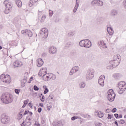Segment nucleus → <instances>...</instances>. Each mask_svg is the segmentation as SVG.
<instances>
[{
  "mask_svg": "<svg viewBox=\"0 0 126 126\" xmlns=\"http://www.w3.org/2000/svg\"><path fill=\"white\" fill-rule=\"evenodd\" d=\"M0 100L4 104H10L13 101V95L8 93H5L2 94Z\"/></svg>",
  "mask_w": 126,
  "mask_h": 126,
  "instance_id": "obj_1",
  "label": "nucleus"
},
{
  "mask_svg": "<svg viewBox=\"0 0 126 126\" xmlns=\"http://www.w3.org/2000/svg\"><path fill=\"white\" fill-rule=\"evenodd\" d=\"M118 87L120 89V91L118 92L119 94H123L124 91H126V82L121 81L118 83Z\"/></svg>",
  "mask_w": 126,
  "mask_h": 126,
  "instance_id": "obj_2",
  "label": "nucleus"
},
{
  "mask_svg": "<svg viewBox=\"0 0 126 126\" xmlns=\"http://www.w3.org/2000/svg\"><path fill=\"white\" fill-rule=\"evenodd\" d=\"M0 121L2 124L6 125L7 124H8L9 122H10V118H9V116L4 113L1 116Z\"/></svg>",
  "mask_w": 126,
  "mask_h": 126,
  "instance_id": "obj_3",
  "label": "nucleus"
},
{
  "mask_svg": "<svg viewBox=\"0 0 126 126\" xmlns=\"http://www.w3.org/2000/svg\"><path fill=\"white\" fill-rule=\"evenodd\" d=\"M94 71L93 69H89L87 71L86 78L87 80H91L94 77Z\"/></svg>",
  "mask_w": 126,
  "mask_h": 126,
  "instance_id": "obj_4",
  "label": "nucleus"
},
{
  "mask_svg": "<svg viewBox=\"0 0 126 126\" xmlns=\"http://www.w3.org/2000/svg\"><path fill=\"white\" fill-rule=\"evenodd\" d=\"M21 33L22 34H26V35H27L28 37H32L33 36V33H32V32L30 31V30H24L21 31Z\"/></svg>",
  "mask_w": 126,
  "mask_h": 126,
  "instance_id": "obj_5",
  "label": "nucleus"
},
{
  "mask_svg": "<svg viewBox=\"0 0 126 126\" xmlns=\"http://www.w3.org/2000/svg\"><path fill=\"white\" fill-rule=\"evenodd\" d=\"M40 35H44L43 38H48V29L44 28L40 32Z\"/></svg>",
  "mask_w": 126,
  "mask_h": 126,
  "instance_id": "obj_6",
  "label": "nucleus"
},
{
  "mask_svg": "<svg viewBox=\"0 0 126 126\" xmlns=\"http://www.w3.org/2000/svg\"><path fill=\"white\" fill-rule=\"evenodd\" d=\"M104 80H105V76L104 75H101L98 79V83L100 86H104Z\"/></svg>",
  "mask_w": 126,
  "mask_h": 126,
  "instance_id": "obj_7",
  "label": "nucleus"
},
{
  "mask_svg": "<svg viewBox=\"0 0 126 126\" xmlns=\"http://www.w3.org/2000/svg\"><path fill=\"white\" fill-rule=\"evenodd\" d=\"M93 4H96L98 6H103L104 2L100 0H94L92 1Z\"/></svg>",
  "mask_w": 126,
  "mask_h": 126,
  "instance_id": "obj_8",
  "label": "nucleus"
},
{
  "mask_svg": "<svg viewBox=\"0 0 126 126\" xmlns=\"http://www.w3.org/2000/svg\"><path fill=\"white\" fill-rule=\"evenodd\" d=\"M115 98H116V94H108L107 99L108 100L110 101V102H113V101H114V100H115Z\"/></svg>",
  "mask_w": 126,
  "mask_h": 126,
  "instance_id": "obj_9",
  "label": "nucleus"
},
{
  "mask_svg": "<svg viewBox=\"0 0 126 126\" xmlns=\"http://www.w3.org/2000/svg\"><path fill=\"white\" fill-rule=\"evenodd\" d=\"M110 63L112 67H116V66H118L119 64H120V63L121 62L117 61L116 60L115 61V60L113 59V60L111 61Z\"/></svg>",
  "mask_w": 126,
  "mask_h": 126,
  "instance_id": "obj_10",
  "label": "nucleus"
},
{
  "mask_svg": "<svg viewBox=\"0 0 126 126\" xmlns=\"http://www.w3.org/2000/svg\"><path fill=\"white\" fill-rule=\"evenodd\" d=\"M92 45L91 41H90L89 39H85V48L88 49V48H90Z\"/></svg>",
  "mask_w": 126,
  "mask_h": 126,
  "instance_id": "obj_11",
  "label": "nucleus"
},
{
  "mask_svg": "<svg viewBox=\"0 0 126 126\" xmlns=\"http://www.w3.org/2000/svg\"><path fill=\"white\" fill-rule=\"evenodd\" d=\"M57 49L55 47H51L49 48V52L50 54L54 55L57 53Z\"/></svg>",
  "mask_w": 126,
  "mask_h": 126,
  "instance_id": "obj_12",
  "label": "nucleus"
},
{
  "mask_svg": "<svg viewBox=\"0 0 126 126\" xmlns=\"http://www.w3.org/2000/svg\"><path fill=\"white\" fill-rule=\"evenodd\" d=\"M47 72H48V70L46 69V71H44L45 74L43 75V76L41 75L40 73H38V75H40L41 77L42 76L43 79L44 80V81H48V76L47 75Z\"/></svg>",
  "mask_w": 126,
  "mask_h": 126,
  "instance_id": "obj_13",
  "label": "nucleus"
},
{
  "mask_svg": "<svg viewBox=\"0 0 126 126\" xmlns=\"http://www.w3.org/2000/svg\"><path fill=\"white\" fill-rule=\"evenodd\" d=\"M37 65L38 67H41V66H42V65L44 64V61H43V59L41 58H39L38 59H37Z\"/></svg>",
  "mask_w": 126,
  "mask_h": 126,
  "instance_id": "obj_14",
  "label": "nucleus"
},
{
  "mask_svg": "<svg viewBox=\"0 0 126 126\" xmlns=\"http://www.w3.org/2000/svg\"><path fill=\"white\" fill-rule=\"evenodd\" d=\"M7 0H5L3 3L4 4H5V7H6V8H9L10 10H11V8H12V4H11V3L10 2H7L6 3H5V2H7Z\"/></svg>",
  "mask_w": 126,
  "mask_h": 126,
  "instance_id": "obj_15",
  "label": "nucleus"
},
{
  "mask_svg": "<svg viewBox=\"0 0 126 126\" xmlns=\"http://www.w3.org/2000/svg\"><path fill=\"white\" fill-rule=\"evenodd\" d=\"M48 79H52V80H55L56 79V75H53L52 73H48Z\"/></svg>",
  "mask_w": 126,
  "mask_h": 126,
  "instance_id": "obj_16",
  "label": "nucleus"
},
{
  "mask_svg": "<svg viewBox=\"0 0 126 126\" xmlns=\"http://www.w3.org/2000/svg\"><path fill=\"white\" fill-rule=\"evenodd\" d=\"M25 122L26 124H25ZM31 122L30 121H29L28 120L23 121V123L21 124V126H31Z\"/></svg>",
  "mask_w": 126,
  "mask_h": 126,
  "instance_id": "obj_17",
  "label": "nucleus"
},
{
  "mask_svg": "<svg viewBox=\"0 0 126 126\" xmlns=\"http://www.w3.org/2000/svg\"><path fill=\"white\" fill-rule=\"evenodd\" d=\"M107 30L108 34H109V35L111 36L114 34V31L113 30V28H112V27H107Z\"/></svg>",
  "mask_w": 126,
  "mask_h": 126,
  "instance_id": "obj_18",
  "label": "nucleus"
},
{
  "mask_svg": "<svg viewBox=\"0 0 126 126\" xmlns=\"http://www.w3.org/2000/svg\"><path fill=\"white\" fill-rule=\"evenodd\" d=\"M113 60H114V61H117V62H121L122 58H121L120 55H117L114 56Z\"/></svg>",
  "mask_w": 126,
  "mask_h": 126,
  "instance_id": "obj_19",
  "label": "nucleus"
},
{
  "mask_svg": "<svg viewBox=\"0 0 126 126\" xmlns=\"http://www.w3.org/2000/svg\"><path fill=\"white\" fill-rule=\"evenodd\" d=\"M95 113V115H97L98 118H103V117H104V114L103 113H101V111H96Z\"/></svg>",
  "mask_w": 126,
  "mask_h": 126,
  "instance_id": "obj_20",
  "label": "nucleus"
},
{
  "mask_svg": "<svg viewBox=\"0 0 126 126\" xmlns=\"http://www.w3.org/2000/svg\"><path fill=\"white\" fill-rule=\"evenodd\" d=\"M6 76H8V77H10L9 75H5L4 74H2L0 76V79L2 81H3L5 79H6Z\"/></svg>",
  "mask_w": 126,
  "mask_h": 126,
  "instance_id": "obj_21",
  "label": "nucleus"
},
{
  "mask_svg": "<svg viewBox=\"0 0 126 126\" xmlns=\"http://www.w3.org/2000/svg\"><path fill=\"white\" fill-rule=\"evenodd\" d=\"M38 1V0H30V2L29 3V6H32V5H34L36 2Z\"/></svg>",
  "mask_w": 126,
  "mask_h": 126,
  "instance_id": "obj_22",
  "label": "nucleus"
},
{
  "mask_svg": "<svg viewBox=\"0 0 126 126\" xmlns=\"http://www.w3.org/2000/svg\"><path fill=\"white\" fill-rule=\"evenodd\" d=\"M79 45L80 47H84L85 48V39L81 40L79 42Z\"/></svg>",
  "mask_w": 126,
  "mask_h": 126,
  "instance_id": "obj_23",
  "label": "nucleus"
},
{
  "mask_svg": "<svg viewBox=\"0 0 126 126\" xmlns=\"http://www.w3.org/2000/svg\"><path fill=\"white\" fill-rule=\"evenodd\" d=\"M16 4L18 7H21V6H22V2H21V0H16Z\"/></svg>",
  "mask_w": 126,
  "mask_h": 126,
  "instance_id": "obj_24",
  "label": "nucleus"
},
{
  "mask_svg": "<svg viewBox=\"0 0 126 126\" xmlns=\"http://www.w3.org/2000/svg\"><path fill=\"white\" fill-rule=\"evenodd\" d=\"M118 12L116 10H111V15L113 16H115V15H118Z\"/></svg>",
  "mask_w": 126,
  "mask_h": 126,
  "instance_id": "obj_25",
  "label": "nucleus"
},
{
  "mask_svg": "<svg viewBox=\"0 0 126 126\" xmlns=\"http://www.w3.org/2000/svg\"><path fill=\"white\" fill-rule=\"evenodd\" d=\"M63 126V123H62V121H58L53 125V126Z\"/></svg>",
  "mask_w": 126,
  "mask_h": 126,
  "instance_id": "obj_26",
  "label": "nucleus"
},
{
  "mask_svg": "<svg viewBox=\"0 0 126 126\" xmlns=\"http://www.w3.org/2000/svg\"><path fill=\"white\" fill-rule=\"evenodd\" d=\"M3 82H5V83H10V82H11V79L10 78L5 79L4 80H3Z\"/></svg>",
  "mask_w": 126,
  "mask_h": 126,
  "instance_id": "obj_27",
  "label": "nucleus"
},
{
  "mask_svg": "<svg viewBox=\"0 0 126 126\" xmlns=\"http://www.w3.org/2000/svg\"><path fill=\"white\" fill-rule=\"evenodd\" d=\"M11 11V10H10L9 8L6 7L4 11V13H5V14H8V13H10Z\"/></svg>",
  "mask_w": 126,
  "mask_h": 126,
  "instance_id": "obj_28",
  "label": "nucleus"
},
{
  "mask_svg": "<svg viewBox=\"0 0 126 126\" xmlns=\"http://www.w3.org/2000/svg\"><path fill=\"white\" fill-rule=\"evenodd\" d=\"M113 76L115 79H118V78L120 77V74L115 73L113 75Z\"/></svg>",
  "mask_w": 126,
  "mask_h": 126,
  "instance_id": "obj_29",
  "label": "nucleus"
},
{
  "mask_svg": "<svg viewBox=\"0 0 126 126\" xmlns=\"http://www.w3.org/2000/svg\"><path fill=\"white\" fill-rule=\"evenodd\" d=\"M79 4L76 3V5L73 9V12L75 13V12H76V10H77V8H78Z\"/></svg>",
  "mask_w": 126,
  "mask_h": 126,
  "instance_id": "obj_30",
  "label": "nucleus"
},
{
  "mask_svg": "<svg viewBox=\"0 0 126 126\" xmlns=\"http://www.w3.org/2000/svg\"><path fill=\"white\" fill-rule=\"evenodd\" d=\"M70 46H72V44L71 43V42H68L65 44V46L66 47V48H69V47H70Z\"/></svg>",
  "mask_w": 126,
  "mask_h": 126,
  "instance_id": "obj_31",
  "label": "nucleus"
},
{
  "mask_svg": "<svg viewBox=\"0 0 126 126\" xmlns=\"http://www.w3.org/2000/svg\"><path fill=\"white\" fill-rule=\"evenodd\" d=\"M77 119H81V118L78 117V116H73L71 118V120L72 121H75V120Z\"/></svg>",
  "mask_w": 126,
  "mask_h": 126,
  "instance_id": "obj_32",
  "label": "nucleus"
},
{
  "mask_svg": "<svg viewBox=\"0 0 126 126\" xmlns=\"http://www.w3.org/2000/svg\"><path fill=\"white\" fill-rule=\"evenodd\" d=\"M85 83H81L80 84V88H84L85 87Z\"/></svg>",
  "mask_w": 126,
  "mask_h": 126,
  "instance_id": "obj_33",
  "label": "nucleus"
},
{
  "mask_svg": "<svg viewBox=\"0 0 126 126\" xmlns=\"http://www.w3.org/2000/svg\"><path fill=\"white\" fill-rule=\"evenodd\" d=\"M83 117L84 118H86V119H91V116H90V115H89L88 114L83 115Z\"/></svg>",
  "mask_w": 126,
  "mask_h": 126,
  "instance_id": "obj_34",
  "label": "nucleus"
},
{
  "mask_svg": "<svg viewBox=\"0 0 126 126\" xmlns=\"http://www.w3.org/2000/svg\"><path fill=\"white\" fill-rule=\"evenodd\" d=\"M19 65V63L17 62H15V64H14V67L15 68V67H18Z\"/></svg>",
  "mask_w": 126,
  "mask_h": 126,
  "instance_id": "obj_35",
  "label": "nucleus"
},
{
  "mask_svg": "<svg viewBox=\"0 0 126 126\" xmlns=\"http://www.w3.org/2000/svg\"><path fill=\"white\" fill-rule=\"evenodd\" d=\"M115 94V93L114 92V90L113 89H110L108 92V94Z\"/></svg>",
  "mask_w": 126,
  "mask_h": 126,
  "instance_id": "obj_36",
  "label": "nucleus"
},
{
  "mask_svg": "<svg viewBox=\"0 0 126 126\" xmlns=\"http://www.w3.org/2000/svg\"><path fill=\"white\" fill-rule=\"evenodd\" d=\"M74 72H75V71L74 70V69H73V68H72L71 69V71L70 72V75H72L73 74V73H74Z\"/></svg>",
  "mask_w": 126,
  "mask_h": 126,
  "instance_id": "obj_37",
  "label": "nucleus"
},
{
  "mask_svg": "<svg viewBox=\"0 0 126 126\" xmlns=\"http://www.w3.org/2000/svg\"><path fill=\"white\" fill-rule=\"evenodd\" d=\"M114 118V115L112 114H108V116L107 117L108 120H111V119H113Z\"/></svg>",
  "mask_w": 126,
  "mask_h": 126,
  "instance_id": "obj_38",
  "label": "nucleus"
},
{
  "mask_svg": "<svg viewBox=\"0 0 126 126\" xmlns=\"http://www.w3.org/2000/svg\"><path fill=\"white\" fill-rule=\"evenodd\" d=\"M53 14H54V12L53 11H52L51 10H49V15L50 17L53 16Z\"/></svg>",
  "mask_w": 126,
  "mask_h": 126,
  "instance_id": "obj_39",
  "label": "nucleus"
},
{
  "mask_svg": "<svg viewBox=\"0 0 126 126\" xmlns=\"http://www.w3.org/2000/svg\"><path fill=\"white\" fill-rule=\"evenodd\" d=\"M33 90H34V91H39V87H38L36 85H34L33 86Z\"/></svg>",
  "mask_w": 126,
  "mask_h": 126,
  "instance_id": "obj_40",
  "label": "nucleus"
},
{
  "mask_svg": "<svg viewBox=\"0 0 126 126\" xmlns=\"http://www.w3.org/2000/svg\"><path fill=\"white\" fill-rule=\"evenodd\" d=\"M73 68L75 70V72H77V71H78V69H79V67L75 66Z\"/></svg>",
  "mask_w": 126,
  "mask_h": 126,
  "instance_id": "obj_41",
  "label": "nucleus"
},
{
  "mask_svg": "<svg viewBox=\"0 0 126 126\" xmlns=\"http://www.w3.org/2000/svg\"><path fill=\"white\" fill-rule=\"evenodd\" d=\"M15 93H16V94H19V93H20V90L15 89Z\"/></svg>",
  "mask_w": 126,
  "mask_h": 126,
  "instance_id": "obj_42",
  "label": "nucleus"
},
{
  "mask_svg": "<svg viewBox=\"0 0 126 126\" xmlns=\"http://www.w3.org/2000/svg\"><path fill=\"white\" fill-rule=\"evenodd\" d=\"M46 17H47L46 16H42L40 22H43L44 20H45V19H46Z\"/></svg>",
  "mask_w": 126,
  "mask_h": 126,
  "instance_id": "obj_43",
  "label": "nucleus"
},
{
  "mask_svg": "<svg viewBox=\"0 0 126 126\" xmlns=\"http://www.w3.org/2000/svg\"><path fill=\"white\" fill-rule=\"evenodd\" d=\"M28 114H29V110H25L23 116H26V115H28Z\"/></svg>",
  "mask_w": 126,
  "mask_h": 126,
  "instance_id": "obj_44",
  "label": "nucleus"
},
{
  "mask_svg": "<svg viewBox=\"0 0 126 126\" xmlns=\"http://www.w3.org/2000/svg\"><path fill=\"white\" fill-rule=\"evenodd\" d=\"M28 105L30 107L31 109H33L32 101H31L30 103H29Z\"/></svg>",
  "mask_w": 126,
  "mask_h": 126,
  "instance_id": "obj_45",
  "label": "nucleus"
},
{
  "mask_svg": "<svg viewBox=\"0 0 126 126\" xmlns=\"http://www.w3.org/2000/svg\"><path fill=\"white\" fill-rule=\"evenodd\" d=\"M119 123L121 124L122 125H124V124H125V120H121L120 121H119Z\"/></svg>",
  "mask_w": 126,
  "mask_h": 126,
  "instance_id": "obj_46",
  "label": "nucleus"
},
{
  "mask_svg": "<svg viewBox=\"0 0 126 126\" xmlns=\"http://www.w3.org/2000/svg\"><path fill=\"white\" fill-rule=\"evenodd\" d=\"M49 99L50 100H53V99H54V95H52V94H50L49 96Z\"/></svg>",
  "mask_w": 126,
  "mask_h": 126,
  "instance_id": "obj_47",
  "label": "nucleus"
},
{
  "mask_svg": "<svg viewBox=\"0 0 126 126\" xmlns=\"http://www.w3.org/2000/svg\"><path fill=\"white\" fill-rule=\"evenodd\" d=\"M40 100L41 101V102H44V101H45V96L42 95V96L40 98Z\"/></svg>",
  "mask_w": 126,
  "mask_h": 126,
  "instance_id": "obj_48",
  "label": "nucleus"
},
{
  "mask_svg": "<svg viewBox=\"0 0 126 126\" xmlns=\"http://www.w3.org/2000/svg\"><path fill=\"white\" fill-rule=\"evenodd\" d=\"M29 102V99H28L24 101V104H26V105H27V104H28Z\"/></svg>",
  "mask_w": 126,
  "mask_h": 126,
  "instance_id": "obj_49",
  "label": "nucleus"
},
{
  "mask_svg": "<svg viewBox=\"0 0 126 126\" xmlns=\"http://www.w3.org/2000/svg\"><path fill=\"white\" fill-rule=\"evenodd\" d=\"M103 126L102 123H97L95 124V126Z\"/></svg>",
  "mask_w": 126,
  "mask_h": 126,
  "instance_id": "obj_50",
  "label": "nucleus"
},
{
  "mask_svg": "<svg viewBox=\"0 0 126 126\" xmlns=\"http://www.w3.org/2000/svg\"><path fill=\"white\" fill-rule=\"evenodd\" d=\"M21 119H22V114H19V116L18 118V120H19V121H20Z\"/></svg>",
  "mask_w": 126,
  "mask_h": 126,
  "instance_id": "obj_51",
  "label": "nucleus"
},
{
  "mask_svg": "<svg viewBox=\"0 0 126 126\" xmlns=\"http://www.w3.org/2000/svg\"><path fill=\"white\" fill-rule=\"evenodd\" d=\"M111 112H112V113H116V112H117V108H113L111 110Z\"/></svg>",
  "mask_w": 126,
  "mask_h": 126,
  "instance_id": "obj_52",
  "label": "nucleus"
},
{
  "mask_svg": "<svg viewBox=\"0 0 126 126\" xmlns=\"http://www.w3.org/2000/svg\"><path fill=\"white\" fill-rule=\"evenodd\" d=\"M37 111L38 113H41V112H42V108L39 107L37 110Z\"/></svg>",
  "mask_w": 126,
  "mask_h": 126,
  "instance_id": "obj_53",
  "label": "nucleus"
},
{
  "mask_svg": "<svg viewBox=\"0 0 126 126\" xmlns=\"http://www.w3.org/2000/svg\"><path fill=\"white\" fill-rule=\"evenodd\" d=\"M24 113V110L22 109L19 113V115H22V114Z\"/></svg>",
  "mask_w": 126,
  "mask_h": 126,
  "instance_id": "obj_54",
  "label": "nucleus"
},
{
  "mask_svg": "<svg viewBox=\"0 0 126 126\" xmlns=\"http://www.w3.org/2000/svg\"><path fill=\"white\" fill-rule=\"evenodd\" d=\"M44 94H47L48 93V88H46L44 91Z\"/></svg>",
  "mask_w": 126,
  "mask_h": 126,
  "instance_id": "obj_55",
  "label": "nucleus"
},
{
  "mask_svg": "<svg viewBox=\"0 0 126 126\" xmlns=\"http://www.w3.org/2000/svg\"><path fill=\"white\" fill-rule=\"evenodd\" d=\"M114 116L116 119H118V118H119V114L118 113H116L114 114Z\"/></svg>",
  "mask_w": 126,
  "mask_h": 126,
  "instance_id": "obj_56",
  "label": "nucleus"
},
{
  "mask_svg": "<svg viewBox=\"0 0 126 126\" xmlns=\"http://www.w3.org/2000/svg\"><path fill=\"white\" fill-rule=\"evenodd\" d=\"M68 35H69V36H73V35H74V34L72 32H70L68 33Z\"/></svg>",
  "mask_w": 126,
  "mask_h": 126,
  "instance_id": "obj_57",
  "label": "nucleus"
},
{
  "mask_svg": "<svg viewBox=\"0 0 126 126\" xmlns=\"http://www.w3.org/2000/svg\"><path fill=\"white\" fill-rule=\"evenodd\" d=\"M111 109L108 108L106 110V113H110L111 112Z\"/></svg>",
  "mask_w": 126,
  "mask_h": 126,
  "instance_id": "obj_58",
  "label": "nucleus"
},
{
  "mask_svg": "<svg viewBox=\"0 0 126 126\" xmlns=\"http://www.w3.org/2000/svg\"><path fill=\"white\" fill-rule=\"evenodd\" d=\"M33 126H41V125L40 124V123L36 124L35 122V124L33 125Z\"/></svg>",
  "mask_w": 126,
  "mask_h": 126,
  "instance_id": "obj_59",
  "label": "nucleus"
},
{
  "mask_svg": "<svg viewBox=\"0 0 126 126\" xmlns=\"http://www.w3.org/2000/svg\"><path fill=\"white\" fill-rule=\"evenodd\" d=\"M21 86H22V87H24L25 86V83L22 82Z\"/></svg>",
  "mask_w": 126,
  "mask_h": 126,
  "instance_id": "obj_60",
  "label": "nucleus"
},
{
  "mask_svg": "<svg viewBox=\"0 0 126 126\" xmlns=\"http://www.w3.org/2000/svg\"><path fill=\"white\" fill-rule=\"evenodd\" d=\"M124 7L126 8V0L124 1Z\"/></svg>",
  "mask_w": 126,
  "mask_h": 126,
  "instance_id": "obj_61",
  "label": "nucleus"
},
{
  "mask_svg": "<svg viewBox=\"0 0 126 126\" xmlns=\"http://www.w3.org/2000/svg\"><path fill=\"white\" fill-rule=\"evenodd\" d=\"M52 108V106L51 105H50L48 107V111H50V109Z\"/></svg>",
  "mask_w": 126,
  "mask_h": 126,
  "instance_id": "obj_62",
  "label": "nucleus"
},
{
  "mask_svg": "<svg viewBox=\"0 0 126 126\" xmlns=\"http://www.w3.org/2000/svg\"><path fill=\"white\" fill-rule=\"evenodd\" d=\"M115 125H116L117 126H119V124H118V122L115 121L114 122Z\"/></svg>",
  "mask_w": 126,
  "mask_h": 126,
  "instance_id": "obj_63",
  "label": "nucleus"
},
{
  "mask_svg": "<svg viewBox=\"0 0 126 126\" xmlns=\"http://www.w3.org/2000/svg\"><path fill=\"white\" fill-rule=\"evenodd\" d=\"M23 80H26L27 81V77L24 76V79Z\"/></svg>",
  "mask_w": 126,
  "mask_h": 126,
  "instance_id": "obj_64",
  "label": "nucleus"
}]
</instances>
